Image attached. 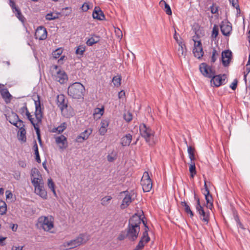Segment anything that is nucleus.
<instances>
[{
	"mask_svg": "<svg viewBox=\"0 0 250 250\" xmlns=\"http://www.w3.org/2000/svg\"><path fill=\"white\" fill-rule=\"evenodd\" d=\"M141 216L136 213L129 219L126 232L129 241H134L137 239L140 230V225L141 224Z\"/></svg>",
	"mask_w": 250,
	"mask_h": 250,
	"instance_id": "f257e3e1",
	"label": "nucleus"
},
{
	"mask_svg": "<svg viewBox=\"0 0 250 250\" xmlns=\"http://www.w3.org/2000/svg\"><path fill=\"white\" fill-rule=\"evenodd\" d=\"M85 92L84 86L80 83L76 82L70 85L67 90L68 95L74 99L83 97Z\"/></svg>",
	"mask_w": 250,
	"mask_h": 250,
	"instance_id": "f03ea898",
	"label": "nucleus"
},
{
	"mask_svg": "<svg viewBox=\"0 0 250 250\" xmlns=\"http://www.w3.org/2000/svg\"><path fill=\"white\" fill-rule=\"evenodd\" d=\"M140 132L141 136L149 145H152L154 143L153 138L155 132L150 127L147 126L145 124H142L140 125Z\"/></svg>",
	"mask_w": 250,
	"mask_h": 250,
	"instance_id": "7ed1b4c3",
	"label": "nucleus"
},
{
	"mask_svg": "<svg viewBox=\"0 0 250 250\" xmlns=\"http://www.w3.org/2000/svg\"><path fill=\"white\" fill-rule=\"evenodd\" d=\"M88 240L86 234L84 233L80 234L75 239L64 243L62 245L63 247L66 249H71L78 247L83 243H85Z\"/></svg>",
	"mask_w": 250,
	"mask_h": 250,
	"instance_id": "20e7f679",
	"label": "nucleus"
},
{
	"mask_svg": "<svg viewBox=\"0 0 250 250\" xmlns=\"http://www.w3.org/2000/svg\"><path fill=\"white\" fill-rule=\"evenodd\" d=\"M144 192H149L152 187V182L147 172H145L141 181Z\"/></svg>",
	"mask_w": 250,
	"mask_h": 250,
	"instance_id": "39448f33",
	"label": "nucleus"
},
{
	"mask_svg": "<svg viewBox=\"0 0 250 250\" xmlns=\"http://www.w3.org/2000/svg\"><path fill=\"white\" fill-rule=\"evenodd\" d=\"M199 69L201 73L205 77L211 78L213 75L215 74V71L211 66H209L205 62H203L199 66Z\"/></svg>",
	"mask_w": 250,
	"mask_h": 250,
	"instance_id": "423d86ee",
	"label": "nucleus"
},
{
	"mask_svg": "<svg viewBox=\"0 0 250 250\" xmlns=\"http://www.w3.org/2000/svg\"><path fill=\"white\" fill-rule=\"evenodd\" d=\"M57 65H54L53 68L57 71L56 74L54 75L55 79L61 84L64 83L67 80V76L64 71L58 69Z\"/></svg>",
	"mask_w": 250,
	"mask_h": 250,
	"instance_id": "0eeeda50",
	"label": "nucleus"
},
{
	"mask_svg": "<svg viewBox=\"0 0 250 250\" xmlns=\"http://www.w3.org/2000/svg\"><path fill=\"white\" fill-rule=\"evenodd\" d=\"M6 118L9 122L18 127L19 125H22L24 122L21 119H20L19 116L14 112H11V114L8 115H5Z\"/></svg>",
	"mask_w": 250,
	"mask_h": 250,
	"instance_id": "6e6552de",
	"label": "nucleus"
},
{
	"mask_svg": "<svg viewBox=\"0 0 250 250\" xmlns=\"http://www.w3.org/2000/svg\"><path fill=\"white\" fill-rule=\"evenodd\" d=\"M211 79L210 80L211 84L212 83L216 87H219L222 84H224L226 83V79L227 78L226 75H213L212 77H211Z\"/></svg>",
	"mask_w": 250,
	"mask_h": 250,
	"instance_id": "1a4fd4ad",
	"label": "nucleus"
},
{
	"mask_svg": "<svg viewBox=\"0 0 250 250\" xmlns=\"http://www.w3.org/2000/svg\"><path fill=\"white\" fill-rule=\"evenodd\" d=\"M35 104L36 108L35 115L36 121L38 122V123L39 125L41 124L42 122V111L40 97L39 96H37V100H35Z\"/></svg>",
	"mask_w": 250,
	"mask_h": 250,
	"instance_id": "9d476101",
	"label": "nucleus"
},
{
	"mask_svg": "<svg viewBox=\"0 0 250 250\" xmlns=\"http://www.w3.org/2000/svg\"><path fill=\"white\" fill-rule=\"evenodd\" d=\"M39 223L41 224L42 229L45 231L50 230L53 227V223L47 217H40Z\"/></svg>",
	"mask_w": 250,
	"mask_h": 250,
	"instance_id": "9b49d317",
	"label": "nucleus"
},
{
	"mask_svg": "<svg viewBox=\"0 0 250 250\" xmlns=\"http://www.w3.org/2000/svg\"><path fill=\"white\" fill-rule=\"evenodd\" d=\"M193 41L194 42V46L193 50V53L195 57L200 59L204 55L202 43L200 41L196 42L194 40H193Z\"/></svg>",
	"mask_w": 250,
	"mask_h": 250,
	"instance_id": "f8f14e48",
	"label": "nucleus"
},
{
	"mask_svg": "<svg viewBox=\"0 0 250 250\" xmlns=\"http://www.w3.org/2000/svg\"><path fill=\"white\" fill-rule=\"evenodd\" d=\"M47 32L46 28L42 26H39L36 30L35 37L39 40H44L46 39Z\"/></svg>",
	"mask_w": 250,
	"mask_h": 250,
	"instance_id": "ddd939ff",
	"label": "nucleus"
},
{
	"mask_svg": "<svg viewBox=\"0 0 250 250\" xmlns=\"http://www.w3.org/2000/svg\"><path fill=\"white\" fill-rule=\"evenodd\" d=\"M222 62L223 65L226 67L228 66L232 59V52L229 50L223 51L222 52Z\"/></svg>",
	"mask_w": 250,
	"mask_h": 250,
	"instance_id": "4468645a",
	"label": "nucleus"
},
{
	"mask_svg": "<svg viewBox=\"0 0 250 250\" xmlns=\"http://www.w3.org/2000/svg\"><path fill=\"white\" fill-rule=\"evenodd\" d=\"M17 128L19 129V130L18 132V139L23 143L25 142L26 141V132L25 129L24 124L23 123L21 125H19L18 127Z\"/></svg>",
	"mask_w": 250,
	"mask_h": 250,
	"instance_id": "2eb2a0df",
	"label": "nucleus"
},
{
	"mask_svg": "<svg viewBox=\"0 0 250 250\" xmlns=\"http://www.w3.org/2000/svg\"><path fill=\"white\" fill-rule=\"evenodd\" d=\"M221 31L222 34L225 36H228L230 35L232 31V26L230 22L224 23L222 22L220 25Z\"/></svg>",
	"mask_w": 250,
	"mask_h": 250,
	"instance_id": "dca6fc26",
	"label": "nucleus"
},
{
	"mask_svg": "<svg viewBox=\"0 0 250 250\" xmlns=\"http://www.w3.org/2000/svg\"><path fill=\"white\" fill-rule=\"evenodd\" d=\"M57 104L58 107H60L61 111L67 107V101L65 100V96L63 94L59 95L57 96Z\"/></svg>",
	"mask_w": 250,
	"mask_h": 250,
	"instance_id": "f3484780",
	"label": "nucleus"
},
{
	"mask_svg": "<svg viewBox=\"0 0 250 250\" xmlns=\"http://www.w3.org/2000/svg\"><path fill=\"white\" fill-rule=\"evenodd\" d=\"M35 192L43 199H46L47 197V192L45 191L43 184L39 186H35Z\"/></svg>",
	"mask_w": 250,
	"mask_h": 250,
	"instance_id": "a211bd4d",
	"label": "nucleus"
},
{
	"mask_svg": "<svg viewBox=\"0 0 250 250\" xmlns=\"http://www.w3.org/2000/svg\"><path fill=\"white\" fill-rule=\"evenodd\" d=\"M92 129L88 128L82 132L77 138V140L79 142H82L84 140L87 139L89 135L92 133Z\"/></svg>",
	"mask_w": 250,
	"mask_h": 250,
	"instance_id": "6ab92c4d",
	"label": "nucleus"
},
{
	"mask_svg": "<svg viewBox=\"0 0 250 250\" xmlns=\"http://www.w3.org/2000/svg\"><path fill=\"white\" fill-rule=\"evenodd\" d=\"M2 86V87H4L3 85L0 84V86ZM0 92L2 97L4 99L5 103L6 104L9 103L10 102L12 96L9 92L7 89L4 88H2L1 89L0 88Z\"/></svg>",
	"mask_w": 250,
	"mask_h": 250,
	"instance_id": "aec40b11",
	"label": "nucleus"
},
{
	"mask_svg": "<svg viewBox=\"0 0 250 250\" xmlns=\"http://www.w3.org/2000/svg\"><path fill=\"white\" fill-rule=\"evenodd\" d=\"M200 215V218L203 222L208 224L209 221V212L204 210L203 207L197 210Z\"/></svg>",
	"mask_w": 250,
	"mask_h": 250,
	"instance_id": "412c9836",
	"label": "nucleus"
},
{
	"mask_svg": "<svg viewBox=\"0 0 250 250\" xmlns=\"http://www.w3.org/2000/svg\"><path fill=\"white\" fill-rule=\"evenodd\" d=\"M94 19L103 20L104 19V15L99 7H95L92 14Z\"/></svg>",
	"mask_w": 250,
	"mask_h": 250,
	"instance_id": "4be33fe9",
	"label": "nucleus"
},
{
	"mask_svg": "<svg viewBox=\"0 0 250 250\" xmlns=\"http://www.w3.org/2000/svg\"><path fill=\"white\" fill-rule=\"evenodd\" d=\"M56 142L58 144H62V146H60L61 148H66L67 146V139L63 135L56 138Z\"/></svg>",
	"mask_w": 250,
	"mask_h": 250,
	"instance_id": "5701e85b",
	"label": "nucleus"
},
{
	"mask_svg": "<svg viewBox=\"0 0 250 250\" xmlns=\"http://www.w3.org/2000/svg\"><path fill=\"white\" fill-rule=\"evenodd\" d=\"M132 139V135L130 133L126 134L121 138V145L125 146H128L130 145Z\"/></svg>",
	"mask_w": 250,
	"mask_h": 250,
	"instance_id": "b1692460",
	"label": "nucleus"
},
{
	"mask_svg": "<svg viewBox=\"0 0 250 250\" xmlns=\"http://www.w3.org/2000/svg\"><path fill=\"white\" fill-rule=\"evenodd\" d=\"M204 194L207 202V208L211 209L213 207L212 197L210 194L209 191H208V193H204Z\"/></svg>",
	"mask_w": 250,
	"mask_h": 250,
	"instance_id": "393cba45",
	"label": "nucleus"
},
{
	"mask_svg": "<svg viewBox=\"0 0 250 250\" xmlns=\"http://www.w3.org/2000/svg\"><path fill=\"white\" fill-rule=\"evenodd\" d=\"M132 202L131 197L130 195L126 194L125 198L122 201V203L121 205V208L124 209L126 208L129 204Z\"/></svg>",
	"mask_w": 250,
	"mask_h": 250,
	"instance_id": "a878e982",
	"label": "nucleus"
},
{
	"mask_svg": "<svg viewBox=\"0 0 250 250\" xmlns=\"http://www.w3.org/2000/svg\"><path fill=\"white\" fill-rule=\"evenodd\" d=\"M99 38L100 37L98 36L93 35L92 37L87 40L86 42V44L88 46H92L99 41Z\"/></svg>",
	"mask_w": 250,
	"mask_h": 250,
	"instance_id": "bb28decb",
	"label": "nucleus"
},
{
	"mask_svg": "<svg viewBox=\"0 0 250 250\" xmlns=\"http://www.w3.org/2000/svg\"><path fill=\"white\" fill-rule=\"evenodd\" d=\"M67 127V124L66 123L63 122L60 125L58 126L57 127H55L52 129V132L54 133L58 132L59 133H61L63 131L64 129Z\"/></svg>",
	"mask_w": 250,
	"mask_h": 250,
	"instance_id": "cd10ccee",
	"label": "nucleus"
},
{
	"mask_svg": "<svg viewBox=\"0 0 250 250\" xmlns=\"http://www.w3.org/2000/svg\"><path fill=\"white\" fill-rule=\"evenodd\" d=\"M181 205L184 207V210L187 214H189L191 218L194 216V213L190 209L189 206L187 204L185 201L181 202Z\"/></svg>",
	"mask_w": 250,
	"mask_h": 250,
	"instance_id": "c85d7f7f",
	"label": "nucleus"
},
{
	"mask_svg": "<svg viewBox=\"0 0 250 250\" xmlns=\"http://www.w3.org/2000/svg\"><path fill=\"white\" fill-rule=\"evenodd\" d=\"M186 52L187 51L185 43L179 46V48L178 49V55L179 57H185L186 55Z\"/></svg>",
	"mask_w": 250,
	"mask_h": 250,
	"instance_id": "c756f323",
	"label": "nucleus"
},
{
	"mask_svg": "<svg viewBox=\"0 0 250 250\" xmlns=\"http://www.w3.org/2000/svg\"><path fill=\"white\" fill-rule=\"evenodd\" d=\"M195 148L191 146H188V152L189 158L191 161H193L195 159L194 155Z\"/></svg>",
	"mask_w": 250,
	"mask_h": 250,
	"instance_id": "7c9ffc66",
	"label": "nucleus"
},
{
	"mask_svg": "<svg viewBox=\"0 0 250 250\" xmlns=\"http://www.w3.org/2000/svg\"><path fill=\"white\" fill-rule=\"evenodd\" d=\"M25 115L27 116V119L30 121L31 124L34 126V128H35V127H39V124L38 123V122L36 121V123L35 122L34 118L32 117V115H31L30 113L28 111L25 113Z\"/></svg>",
	"mask_w": 250,
	"mask_h": 250,
	"instance_id": "2f4dec72",
	"label": "nucleus"
},
{
	"mask_svg": "<svg viewBox=\"0 0 250 250\" xmlns=\"http://www.w3.org/2000/svg\"><path fill=\"white\" fill-rule=\"evenodd\" d=\"M47 185H48V187L49 188L51 189V190L52 191L54 195H55V196H57V194H56V191H55V184L53 182V180H52V179L51 178H49L48 179V183H47Z\"/></svg>",
	"mask_w": 250,
	"mask_h": 250,
	"instance_id": "473e14b6",
	"label": "nucleus"
},
{
	"mask_svg": "<svg viewBox=\"0 0 250 250\" xmlns=\"http://www.w3.org/2000/svg\"><path fill=\"white\" fill-rule=\"evenodd\" d=\"M7 211L6 204L4 202H0V215H4Z\"/></svg>",
	"mask_w": 250,
	"mask_h": 250,
	"instance_id": "72a5a7b5",
	"label": "nucleus"
},
{
	"mask_svg": "<svg viewBox=\"0 0 250 250\" xmlns=\"http://www.w3.org/2000/svg\"><path fill=\"white\" fill-rule=\"evenodd\" d=\"M189 170L191 177H193L194 175L196 174L195 165L194 163L192 162V161H191Z\"/></svg>",
	"mask_w": 250,
	"mask_h": 250,
	"instance_id": "f704fd0d",
	"label": "nucleus"
},
{
	"mask_svg": "<svg viewBox=\"0 0 250 250\" xmlns=\"http://www.w3.org/2000/svg\"><path fill=\"white\" fill-rule=\"evenodd\" d=\"M31 180L34 188L35 186L37 187L43 184L42 183V180L39 177H33V178L31 177Z\"/></svg>",
	"mask_w": 250,
	"mask_h": 250,
	"instance_id": "c9c22d12",
	"label": "nucleus"
},
{
	"mask_svg": "<svg viewBox=\"0 0 250 250\" xmlns=\"http://www.w3.org/2000/svg\"><path fill=\"white\" fill-rule=\"evenodd\" d=\"M111 199L112 197L110 196H105L101 199V204L103 206H106L109 204Z\"/></svg>",
	"mask_w": 250,
	"mask_h": 250,
	"instance_id": "e433bc0d",
	"label": "nucleus"
},
{
	"mask_svg": "<svg viewBox=\"0 0 250 250\" xmlns=\"http://www.w3.org/2000/svg\"><path fill=\"white\" fill-rule=\"evenodd\" d=\"M13 12H16V16L20 21H21L22 22H24L25 18L22 15L21 12L19 8L16 9V10H15Z\"/></svg>",
	"mask_w": 250,
	"mask_h": 250,
	"instance_id": "4c0bfd02",
	"label": "nucleus"
},
{
	"mask_svg": "<svg viewBox=\"0 0 250 250\" xmlns=\"http://www.w3.org/2000/svg\"><path fill=\"white\" fill-rule=\"evenodd\" d=\"M230 4L232 5L233 7L235 8L237 10V13L240 12V9L238 4V0H229Z\"/></svg>",
	"mask_w": 250,
	"mask_h": 250,
	"instance_id": "58836bf2",
	"label": "nucleus"
},
{
	"mask_svg": "<svg viewBox=\"0 0 250 250\" xmlns=\"http://www.w3.org/2000/svg\"><path fill=\"white\" fill-rule=\"evenodd\" d=\"M62 48H59L52 52V55L54 58L57 59L60 57V56L62 54Z\"/></svg>",
	"mask_w": 250,
	"mask_h": 250,
	"instance_id": "ea45409f",
	"label": "nucleus"
},
{
	"mask_svg": "<svg viewBox=\"0 0 250 250\" xmlns=\"http://www.w3.org/2000/svg\"><path fill=\"white\" fill-rule=\"evenodd\" d=\"M219 34V28L216 24H214L213 27L211 37L213 39H215Z\"/></svg>",
	"mask_w": 250,
	"mask_h": 250,
	"instance_id": "a19ab883",
	"label": "nucleus"
},
{
	"mask_svg": "<svg viewBox=\"0 0 250 250\" xmlns=\"http://www.w3.org/2000/svg\"><path fill=\"white\" fill-rule=\"evenodd\" d=\"M28 111V110L27 107V104H26V103H24L23 104V106L19 109V112L21 115L23 116L24 115V113H26V112H27Z\"/></svg>",
	"mask_w": 250,
	"mask_h": 250,
	"instance_id": "79ce46f5",
	"label": "nucleus"
},
{
	"mask_svg": "<svg viewBox=\"0 0 250 250\" xmlns=\"http://www.w3.org/2000/svg\"><path fill=\"white\" fill-rule=\"evenodd\" d=\"M124 118L126 122H129L132 119V115L129 112H127L124 113Z\"/></svg>",
	"mask_w": 250,
	"mask_h": 250,
	"instance_id": "37998d69",
	"label": "nucleus"
},
{
	"mask_svg": "<svg viewBox=\"0 0 250 250\" xmlns=\"http://www.w3.org/2000/svg\"><path fill=\"white\" fill-rule=\"evenodd\" d=\"M85 51V47L83 45L79 46L76 50V54L82 55Z\"/></svg>",
	"mask_w": 250,
	"mask_h": 250,
	"instance_id": "c03bdc74",
	"label": "nucleus"
},
{
	"mask_svg": "<svg viewBox=\"0 0 250 250\" xmlns=\"http://www.w3.org/2000/svg\"><path fill=\"white\" fill-rule=\"evenodd\" d=\"M121 79L119 77H114L112 79V82L116 86H119L121 84Z\"/></svg>",
	"mask_w": 250,
	"mask_h": 250,
	"instance_id": "a18cd8bd",
	"label": "nucleus"
},
{
	"mask_svg": "<svg viewBox=\"0 0 250 250\" xmlns=\"http://www.w3.org/2000/svg\"><path fill=\"white\" fill-rule=\"evenodd\" d=\"M104 108H96L94 110V115L95 116H97V115H99L100 116L99 117H100V116H101L102 115H103V114H104Z\"/></svg>",
	"mask_w": 250,
	"mask_h": 250,
	"instance_id": "49530a36",
	"label": "nucleus"
},
{
	"mask_svg": "<svg viewBox=\"0 0 250 250\" xmlns=\"http://www.w3.org/2000/svg\"><path fill=\"white\" fill-rule=\"evenodd\" d=\"M116 159V154L112 152L111 154H108L107 156V161L109 162H112Z\"/></svg>",
	"mask_w": 250,
	"mask_h": 250,
	"instance_id": "de8ad7c7",
	"label": "nucleus"
},
{
	"mask_svg": "<svg viewBox=\"0 0 250 250\" xmlns=\"http://www.w3.org/2000/svg\"><path fill=\"white\" fill-rule=\"evenodd\" d=\"M45 18L47 20L51 21L58 18V16L57 14H56V15H53L52 13H50L46 15Z\"/></svg>",
	"mask_w": 250,
	"mask_h": 250,
	"instance_id": "09e8293b",
	"label": "nucleus"
},
{
	"mask_svg": "<svg viewBox=\"0 0 250 250\" xmlns=\"http://www.w3.org/2000/svg\"><path fill=\"white\" fill-rule=\"evenodd\" d=\"M35 130H36V132L37 135V138L38 140V141L41 145H42V142L41 139V136L40 134V129L39 127H35Z\"/></svg>",
	"mask_w": 250,
	"mask_h": 250,
	"instance_id": "8fccbe9b",
	"label": "nucleus"
},
{
	"mask_svg": "<svg viewBox=\"0 0 250 250\" xmlns=\"http://www.w3.org/2000/svg\"><path fill=\"white\" fill-rule=\"evenodd\" d=\"M218 54L217 53V51L214 48L212 51V56L211 58V63H214L216 61V60L217 59L216 56H218Z\"/></svg>",
	"mask_w": 250,
	"mask_h": 250,
	"instance_id": "3c124183",
	"label": "nucleus"
},
{
	"mask_svg": "<svg viewBox=\"0 0 250 250\" xmlns=\"http://www.w3.org/2000/svg\"><path fill=\"white\" fill-rule=\"evenodd\" d=\"M164 10L166 12V14L168 15H171L172 14V11L170 7L167 3H166L164 6Z\"/></svg>",
	"mask_w": 250,
	"mask_h": 250,
	"instance_id": "603ef678",
	"label": "nucleus"
},
{
	"mask_svg": "<svg viewBox=\"0 0 250 250\" xmlns=\"http://www.w3.org/2000/svg\"><path fill=\"white\" fill-rule=\"evenodd\" d=\"M218 6H216L215 4H213L212 6H210V11L212 14H216L218 12Z\"/></svg>",
	"mask_w": 250,
	"mask_h": 250,
	"instance_id": "864d4df0",
	"label": "nucleus"
},
{
	"mask_svg": "<svg viewBox=\"0 0 250 250\" xmlns=\"http://www.w3.org/2000/svg\"><path fill=\"white\" fill-rule=\"evenodd\" d=\"M109 125V121L108 120H102L101 122V126L103 127L104 128H107V126Z\"/></svg>",
	"mask_w": 250,
	"mask_h": 250,
	"instance_id": "5fc2aeb1",
	"label": "nucleus"
},
{
	"mask_svg": "<svg viewBox=\"0 0 250 250\" xmlns=\"http://www.w3.org/2000/svg\"><path fill=\"white\" fill-rule=\"evenodd\" d=\"M127 238V233L122 232L118 236V239L120 241L124 240L125 238Z\"/></svg>",
	"mask_w": 250,
	"mask_h": 250,
	"instance_id": "6e6d98bb",
	"label": "nucleus"
},
{
	"mask_svg": "<svg viewBox=\"0 0 250 250\" xmlns=\"http://www.w3.org/2000/svg\"><path fill=\"white\" fill-rule=\"evenodd\" d=\"M37 174V175H38V176H40V177H41V175H40V172L37 169H36V168L32 169L31 173V177H33L34 174Z\"/></svg>",
	"mask_w": 250,
	"mask_h": 250,
	"instance_id": "4d7b16f0",
	"label": "nucleus"
},
{
	"mask_svg": "<svg viewBox=\"0 0 250 250\" xmlns=\"http://www.w3.org/2000/svg\"><path fill=\"white\" fill-rule=\"evenodd\" d=\"M238 81L235 79L230 85V87L233 90H235L237 85Z\"/></svg>",
	"mask_w": 250,
	"mask_h": 250,
	"instance_id": "13d9d810",
	"label": "nucleus"
},
{
	"mask_svg": "<svg viewBox=\"0 0 250 250\" xmlns=\"http://www.w3.org/2000/svg\"><path fill=\"white\" fill-rule=\"evenodd\" d=\"M9 5L13 11L14 10H16V9L18 8V7H16V4L14 0H9Z\"/></svg>",
	"mask_w": 250,
	"mask_h": 250,
	"instance_id": "bf43d9fd",
	"label": "nucleus"
},
{
	"mask_svg": "<svg viewBox=\"0 0 250 250\" xmlns=\"http://www.w3.org/2000/svg\"><path fill=\"white\" fill-rule=\"evenodd\" d=\"M99 131L100 135H104L106 132L107 128L101 126L100 128L99 129Z\"/></svg>",
	"mask_w": 250,
	"mask_h": 250,
	"instance_id": "052dcab7",
	"label": "nucleus"
},
{
	"mask_svg": "<svg viewBox=\"0 0 250 250\" xmlns=\"http://www.w3.org/2000/svg\"><path fill=\"white\" fill-rule=\"evenodd\" d=\"M196 201V210H198L199 208H203V207L200 204V199L199 198H197Z\"/></svg>",
	"mask_w": 250,
	"mask_h": 250,
	"instance_id": "680f3d73",
	"label": "nucleus"
},
{
	"mask_svg": "<svg viewBox=\"0 0 250 250\" xmlns=\"http://www.w3.org/2000/svg\"><path fill=\"white\" fill-rule=\"evenodd\" d=\"M5 194L7 199H10L12 198L13 194L10 191L6 190L5 192Z\"/></svg>",
	"mask_w": 250,
	"mask_h": 250,
	"instance_id": "e2e57ef3",
	"label": "nucleus"
},
{
	"mask_svg": "<svg viewBox=\"0 0 250 250\" xmlns=\"http://www.w3.org/2000/svg\"><path fill=\"white\" fill-rule=\"evenodd\" d=\"M144 241L142 240H141L139 241L138 245H137L138 248H140L141 249H143L144 247Z\"/></svg>",
	"mask_w": 250,
	"mask_h": 250,
	"instance_id": "0e129e2a",
	"label": "nucleus"
},
{
	"mask_svg": "<svg viewBox=\"0 0 250 250\" xmlns=\"http://www.w3.org/2000/svg\"><path fill=\"white\" fill-rule=\"evenodd\" d=\"M141 240L144 241L145 242V243H147L150 241V237L142 235Z\"/></svg>",
	"mask_w": 250,
	"mask_h": 250,
	"instance_id": "69168bd1",
	"label": "nucleus"
},
{
	"mask_svg": "<svg viewBox=\"0 0 250 250\" xmlns=\"http://www.w3.org/2000/svg\"><path fill=\"white\" fill-rule=\"evenodd\" d=\"M35 159L37 162L39 163H40L41 162V160L40 159L39 152V151H37V153H35Z\"/></svg>",
	"mask_w": 250,
	"mask_h": 250,
	"instance_id": "338daca9",
	"label": "nucleus"
},
{
	"mask_svg": "<svg viewBox=\"0 0 250 250\" xmlns=\"http://www.w3.org/2000/svg\"><path fill=\"white\" fill-rule=\"evenodd\" d=\"M82 9L84 11H87L89 9L88 4L86 3H84L82 6Z\"/></svg>",
	"mask_w": 250,
	"mask_h": 250,
	"instance_id": "774afa93",
	"label": "nucleus"
}]
</instances>
